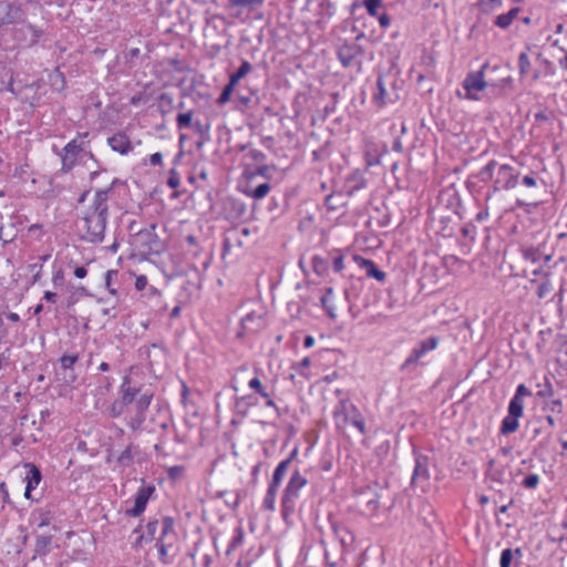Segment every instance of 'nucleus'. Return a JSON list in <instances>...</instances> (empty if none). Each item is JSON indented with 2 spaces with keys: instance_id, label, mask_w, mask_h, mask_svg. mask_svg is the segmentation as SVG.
<instances>
[{
  "instance_id": "10",
  "label": "nucleus",
  "mask_w": 567,
  "mask_h": 567,
  "mask_svg": "<svg viewBox=\"0 0 567 567\" xmlns=\"http://www.w3.org/2000/svg\"><path fill=\"white\" fill-rule=\"evenodd\" d=\"M530 395V390L526 385L519 384L508 404V413L520 417L524 411V398Z\"/></svg>"
},
{
  "instance_id": "19",
  "label": "nucleus",
  "mask_w": 567,
  "mask_h": 567,
  "mask_svg": "<svg viewBox=\"0 0 567 567\" xmlns=\"http://www.w3.org/2000/svg\"><path fill=\"white\" fill-rule=\"evenodd\" d=\"M430 474L425 461L421 457L416 458L412 482L413 484L424 483L427 481Z\"/></svg>"
},
{
  "instance_id": "12",
  "label": "nucleus",
  "mask_w": 567,
  "mask_h": 567,
  "mask_svg": "<svg viewBox=\"0 0 567 567\" xmlns=\"http://www.w3.org/2000/svg\"><path fill=\"white\" fill-rule=\"evenodd\" d=\"M437 344H439V340L435 337H431L429 339L423 340L417 347H415L412 350L410 357L406 360V364L417 362L427 352L436 349Z\"/></svg>"
},
{
  "instance_id": "44",
  "label": "nucleus",
  "mask_w": 567,
  "mask_h": 567,
  "mask_svg": "<svg viewBox=\"0 0 567 567\" xmlns=\"http://www.w3.org/2000/svg\"><path fill=\"white\" fill-rule=\"evenodd\" d=\"M312 266L317 274L322 275L327 270V261L321 257H313L312 258Z\"/></svg>"
},
{
  "instance_id": "47",
  "label": "nucleus",
  "mask_w": 567,
  "mask_h": 567,
  "mask_svg": "<svg viewBox=\"0 0 567 567\" xmlns=\"http://www.w3.org/2000/svg\"><path fill=\"white\" fill-rule=\"evenodd\" d=\"M538 484H539V476L537 474H529L523 481L524 487L529 488V489L537 487Z\"/></svg>"
},
{
  "instance_id": "29",
  "label": "nucleus",
  "mask_w": 567,
  "mask_h": 567,
  "mask_svg": "<svg viewBox=\"0 0 567 567\" xmlns=\"http://www.w3.org/2000/svg\"><path fill=\"white\" fill-rule=\"evenodd\" d=\"M349 184L350 183H353L352 186L349 187V194H352L354 190H358L360 188H363L364 187V177H363V174L360 172V171H355L353 172L348 181H347Z\"/></svg>"
},
{
  "instance_id": "36",
  "label": "nucleus",
  "mask_w": 567,
  "mask_h": 567,
  "mask_svg": "<svg viewBox=\"0 0 567 567\" xmlns=\"http://www.w3.org/2000/svg\"><path fill=\"white\" fill-rule=\"evenodd\" d=\"M141 55V50L138 48H132L130 49L125 55H124V59H125V64L128 66V68H134L136 66V60L140 58Z\"/></svg>"
},
{
  "instance_id": "21",
  "label": "nucleus",
  "mask_w": 567,
  "mask_h": 567,
  "mask_svg": "<svg viewBox=\"0 0 567 567\" xmlns=\"http://www.w3.org/2000/svg\"><path fill=\"white\" fill-rule=\"evenodd\" d=\"M520 9L518 7H515L511 9L507 13L499 14L495 20V24L501 29H506L517 18Z\"/></svg>"
},
{
  "instance_id": "13",
  "label": "nucleus",
  "mask_w": 567,
  "mask_h": 567,
  "mask_svg": "<svg viewBox=\"0 0 567 567\" xmlns=\"http://www.w3.org/2000/svg\"><path fill=\"white\" fill-rule=\"evenodd\" d=\"M107 144L114 152L120 153L121 155L128 154L132 150V143L128 136L125 133H116L113 136L107 138Z\"/></svg>"
},
{
  "instance_id": "8",
  "label": "nucleus",
  "mask_w": 567,
  "mask_h": 567,
  "mask_svg": "<svg viewBox=\"0 0 567 567\" xmlns=\"http://www.w3.org/2000/svg\"><path fill=\"white\" fill-rule=\"evenodd\" d=\"M282 475H284V461L279 462V464L277 465V467L274 472L272 481L269 484V487L267 489V494H266L264 503H262V507L267 511L272 512L275 509L276 493H277L278 486L281 483Z\"/></svg>"
},
{
  "instance_id": "4",
  "label": "nucleus",
  "mask_w": 567,
  "mask_h": 567,
  "mask_svg": "<svg viewBox=\"0 0 567 567\" xmlns=\"http://www.w3.org/2000/svg\"><path fill=\"white\" fill-rule=\"evenodd\" d=\"M480 176L482 181L494 178L495 189H511L516 186L517 176L513 167L506 164L497 165L496 162H489L482 168Z\"/></svg>"
},
{
  "instance_id": "14",
  "label": "nucleus",
  "mask_w": 567,
  "mask_h": 567,
  "mask_svg": "<svg viewBox=\"0 0 567 567\" xmlns=\"http://www.w3.org/2000/svg\"><path fill=\"white\" fill-rule=\"evenodd\" d=\"M120 391H121L120 401L122 402V404L125 408L128 405H133L136 402L138 395L141 394L140 389L130 386L128 377L124 378L123 383L120 388Z\"/></svg>"
},
{
  "instance_id": "53",
  "label": "nucleus",
  "mask_w": 567,
  "mask_h": 567,
  "mask_svg": "<svg viewBox=\"0 0 567 567\" xmlns=\"http://www.w3.org/2000/svg\"><path fill=\"white\" fill-rule=\"evenodd\" d=\"M193 128L195 130L196 133H198L202 136L208 135L209 132V125H205L200 121L194 122Z\"/></svg>"
},
{
  "instance_id": "49",
  "label": "nucleus",
  "mask_w": 567,
  "mask_h": 567,
  "mask_svg": "<svg viewBox=\"0 0 567 567\" xmlns=\"http://www.w3.org/2000/svg\"><path fill=\"white\" fill-rule=\"evenodd\" d=\"M52 284L55 288L62 287L64 284V271L62 269H58L53 272Z\"/></svg>"
},
{
  "instance_id": "60",
  "label": "nucleus",
  "mask_w": 567,
  "mask_h": 567,
  "mask_svg": "<svg viewBox=\"0 0 567 567\" xmlns=\"http://www.w3.org/2000/svg\"><path fill=\"white\" fill-rule=\"evenodd\" d=\"M550 291V285L548 282L542 284L537 289V296L544 298Z\"/></svg>"
},
{
  "instance_id": "30",
  "label": "nucleus",
  "mask_w": 567,
  "mask_h": 567,
  "mask_svg": "<svg viewBox=\"0 0 567 567\" xmlns=\"http://www.w3.org/2000/svg\"><path fill=\"white\" fill-rule=\"evenodd\" d=\"M193 124V111L177 114L176 125L179 130L190 127Z\"/></svg>"
},
{
  "instance_id": "42",
  "label": "nucleus",
  "mask_w": 567,
  "mask_h": 567,
  "mask_svg": "<svg viewBox=\"0 0 567 567\" xmlns=\"http://www.w3.org/2000/svg\"><path fill=\"white\" fill-rule=\"evenodd\" d=\"M364 6L370 16L377 17L378 9L382 6V0H365Z\"/></svg>"
},
{
  "instance_id": "62",
  "label": "nucleus",
  "mask_w": 567,
  "mask_h": 567,
  "mask_svg": "<svg viewBox=\"0 0 567 567\" xmlns=\"http://www.w3.org/2000/svg\"><path fill=\"white\" fill-rule=\"evenodd\" d=\"M86 275H87V269L84 266H80L74 269V276L79 279L84 278Z\"/></svg>"
},
{
  "instance_id": "56",
  "label": "nucleus",
  "mask_w": 567,
  "mask_h": 567,
  "mask_svg": "<svg viewBox=\"0 0 567 567\" xmlns=\"http://www.w3.org/2000/svg\"><path fill=\"white\" fill-rule=\"evenodd\" d=\"M147 284H148L147 277L144 275H141L135 280V288L138 291L144 290L146 288Z\"/></svg>"
},
{
  "instance_id": "51",
  "label": "nucleus",
  "mask_w": 567,
  "mask_h": 567,
  "mask_svg": "<svg viewBox=\"0 0 567 567\" xmlns=\"http://www.w3.org/2000/svg\"><path fill=\"white\" fill-rule=\"evenodd\" d=\"M351 424L357 427L360 433H364V420L359 413L355 412L351 417Z\"/></svg>"
},
{
  "instance_id": "33",
  "label": "nucleus",
  "mask_w": 567,
  "mask_h": 567,
  "mask_svg": "<svg viewBox=\"0 0 567 567\" xmlns=\"http://www.w3.org/2000/svg\"><path fill=\"white\" fill-rule=\"evenodd\" d=\"M251 70V64L248 61H244L238 70L230 75V81L233 83H237L239 80H241L249 71Z\"/></svg>"
},
{
  "instance_id": "43",
  "label": "nucleus",
  "mask_w": 567,
  "mask_h": 567,
  "mask_svg": "<svg viewBox=\"0 0 567 567\" xmlns=\"http://www.w3.org/2000/svg\"><path fill=\"white\" fill-rule=\"evenodd\" d=\"M514 557V551L511 548H506L501 554L499 565L501 567H509Z\"/></svg>"
},
{
  "instance_id": "9",
  "label": "nucleus",
  "mask_w": 567,
  "mask_h": 567,
  "mask_svg": "<svg viewBox=\"0 0 567 567\" xmlns=\"http://www.w3.org/2000/svg\"><path fill=\"white\" fill-rule=\"evenodd\" d=\"M42 37V30L32 24H23L14 30V38L25 42L28 47L37 44Z\"/></svg>"
},
{
  "instance_id": "23",
  "label": "nucleus",
  "mask_w": 567,
  "mask_h": 567,
  "mask_svg": "<svg viewBox=\"0 0 567 567\" xmlns=\"http://www.w3.org/2000/svg\"><path fill=\"white\" fill-rule=\"evenodd\" d=\"M136 446L133 443H130L125 450L117 456V463L122 466H130L133 462L134 452L136 451Z\"/></svg>"
},
{
  "instance_id": "26",
  "label": "nucleus",
  "mask_w": 567,
  "mask_h": 567,
  "mask_svg": "<svg viewBox=\"0 0 567 567\" xmlns=\"http://www.w3.org/2000/svg\"><path fill=\"white\" fill-rule=\"evenodd\" d=\"M254 372H251L247 367H241L239 368L234 378H233V388L234 390L237 392L239 391V386L244 383V382H247L248 380V375L249 374H252Z\"/></svg>"
},
{
  "instance_id": "59",
  "label": "nucleus",
  "mask_w": 567,
  "mask_h": 567,
  "mask_svg": "<svg viewBox=\"0 0 567 567\" xmlns=\"http://www.w3.org/2000/svg\"><path fill=\"white\" fill-rule=\"evenodd\" d=\"M150 163L153 166L162 165V163H163V155H162V153L157 152V153L152 154L151 157H150Z\"/></svg>"
},
{
  "instance_id": "38",
  "label": "nucleus",
  "mask_w": 567,
  "mask_h": 567,
  "mask_svg": "<svg viewBox=\"0 0 567 567\" xmlns=\"http://www.w3.org/2000/svg\"><path fill=\"white\" fill-rule=\"evenodd\" d=\"M78 354H64L60 358L61 368L64 370L72 369V367L78 362Z\"/></svg>"
},
{
  "instance_id": "39",
  "label": "nucleus",
  "mask_w": 567,
  "mask_h": 567,
  "mask_svg": "<svg viewBox=\"0 0 567 567\" xmlns=\"http://www.w3.org/2000/svg\"><path fill=\"white\" fill-rule=\"evenodd\" d=\"M166 472L171 480L176 481V480H179L184 475L185 466H183V465L169 466Z\"/></svg>"
},
{
  "instance_id": "64",
  "label": "nucleus",
  "mask_w": 567,
  "mask_h": 567,
  "mask_svg": "<svg viewBox=\"0 0 567 567\" xmlns=\"http://www.w3.org/2000/svg\"><path fill=\"white\" fill-rule=\"evenodd\" d=\"M523 184L527 187H534L536 185V181L532 176H525L523 178Z\"/></svg>"
},
{
  "instance_id": "15",
  "label": "nucleus",
  "mask_w": 567,
  "mask_h": 567,
  "mask_svg": "<svg viewBox=\"0 0 567 567\" xmlns=\"http://www.w3.org/2000/svg\"><path fill=\"white\" fill-rule=\"evenodd\" d=\"M354 261L361 269L365 271L367 276L372 277L380 282L384 281L385 274L379 270L372 260L365 259L360 256H355Z\"/></svg>"
},
{
  "instance_id": "55",
  "label": "nucleus",
  "mask_w": 567,
  "mask_h": 567,
  "mask_svg": "<svg viewBox=\"0 0 567 567\" xmlns=\"http://www.w3.org/2000/svg\"><path fill=\"white\" fill-rule=\"evenodd\" d=\"M29 268L31 271L37 270V271H34V275L32 277V282L33 284L38 282L41 278L42 265L32 264V265H29Z\"/></svg>"
},
{
  "instance_id": "61",
  "label": "nucleus",
  "mask_w": 567,
  "mask_h": 567,
  "mask_svg": "<svg viewBox=\"0 0 567 567\" xmlns=\"http://www.w3.org/2000/svg\"><path fill=\"white\" fill-rule=\"evenodd\" d=\"M344 268V264H343V258L342 256H337L334 257L333 259V269L336 272H340L341 270H343Z\"/></svg>"
},
{
  "instance_id": "3",
  "label": "nucleus",
  "mask_w": 567,
  "mask_h": 567,
  "mask_svg": "<svg viewBox=\"0 0 567 567\" xmlns=\"http://www.w3.org/2000/svg\"><path fill=\"white\" fill-rule=\"evenodd\" d=\"M174 527V518L168 516L163 518L161 535L155 546L158 550V558L164 564L169 563V557L177 553L178 535Z\"/></svg>"
},
{
  "instance_id": "40",
  "label": "nucleus",
  "mask_w": 567,
  "mask_h": 567,
  "mask_svg": "<svg viewBox=\"0 0 567 567\" xmlns=\"http://www.w3.org/2000/svg\"><path fill=\"white\" fill-rule=\"evenodd\" d=\"M125 412H127V411L125 410V406L122 404V402L120 400L113 402L111 404V406L109 408V414L112 417H118Z\"/></svg>"
},
{
  "instance_id": "24",
  "label": "nucleus",
  "mask_w": 567,
  "mask_h": 567,
  "mask_svg": "<svg viewBox=\"0 0 567 567\" xmlns=\"http://www.w3.org/2000/svg\"><path fill=\"white\" fill-rule=\"evenodd\" d=\"M244 530L241 526H237L234 530V536L226 549V555H230L231 551L236 550L244 543Z\"/></svg>"
},
{
  "instance_id": "35",
  "label": "nucleus",
  "mask_w": 567,
  "mask_h": 567,
  "mask_svg": "<svg viewBox=\"0 0 567 567\" xmlns=\"http://www.w3.org/2000/svg\"><path fill=\"white\" fill-rule=\"evenodd\" d=\"M117 276V270H107L105 272V287L112 296H117V289L113 286V279H116Z\"/></svg>"
},
{
  "instance_id": "52",
  "label": "nucleus",
  "mask_w": 567,
  "mask_h": 567,
  "mask_svg": "<svg viewBox=\"0 0 567 567\" xmlns=\"http://www.w3.org/2000/svg\"><path fill=\"white\" fill-rule=\"evenodd\" d=\"M375 100L381 105L386 103L385 89H384L383 83H382L381 80L378 81V93L375 95Z\"/></svg>"
},
{
  "instance_id": "32",
  "label": "nucleus",
  "mask_w": 567,
  "mask_h": 567,
  "mask_svg": "<svg viewBox=\"0 0 567 567\" xmlns=\"http://www.w3.org/2000/svg\"><path fill=\"white\" fill-rule=\"evenodd\" d=\"M306 478L302 477L300 474H295L290 481H289V485H288V489L287 492L289 494H296V492L301 488L302 486H305L306 484Z\"/></svg>"
},
{
  "instance_id": "18",
  "label": "nucleus",
  "mask_w": 567,
  "mask_h": 567,
  "mask_svg": "<svg viewBox=\"0 0 567 567\" xmlns=\"http://www.w3.org/2000/svg\"><path fill=\"white\" fill-rule=\"evenodd\" d=\"M18 10L11 3L0 1V27L13 23L17 18Z\"/></svg>"
},
{
  "instance_id": "5",
  "label": "nucleus",
  "mask_w": 567,
  "mask_h": 567,
  "mask_svg": "<svg viewBox=\"0 0 567 567\" xmlns=\"http://www.w3.org/2000/svg\"><path fill=\"white\" fill-rule=\"evenodd\" d=\"M153 394L144 392L138 395L136 402L132 406L133 415L127 421V425L133 430H138L146 419V411L152 402Z\"/></svg>"
},
{
  "instance_id": "22",
  "label": "nucleus",
  "mask_w": 567,
  "mask_h": 567,
  "mask_svg": "<svg viewBox=\"0 0 567 567\" xmlns=\"http://www.w3.org/2000/svg\"><path fill=\"white\" fill-rule=\"evenodd\" d=\"M158 520H151L145 526V532L138 536L135 546H141L143 542H152L157 532Z\"/></svg>"
},
{
  "instance_id": "2",
  "label": "nucleus",
  "mask_w": 567,
  "mask_h": 567,
  "mask_svg": "<svg viewBox=\"0 0 567 567\" xmlns=\"http://www.w3.org/2000/svg\"><path fill=\"white\" fill-rule=\"evenodd\" d=\"M156 224H151L144 229L136 228V221H131L128 230L131 233V245L134 249L144 256L159 255L164 250V243L155 233Z\"/></svg>"
},
{
  "instance_id": "28",
  "label": "nucleus",
  "mask_w": 567,
  "mask_h": 567,
  "mask_svg": "<svg viewBox=\"0 0 567 567\" xmlns=\"http://www.w3.org/2000/svg\"><path fill=\"white\" fill-rule=\"evenodd\" d=\"M503 6V0H477L481 12L488 14Z\"/></svg>"
},
{
  "instance_id": "1",
  "label": "nucleus",
  "mask_w": 567,
  "mask_h": 567,
  "mask_svg": "<svg viewBox=\"0 0 567 567\" xmlns=\"http://www.w3.org/2000/svg\"><path fill=\"white\" fill-rule=\"evenodd\" d=\"M117 183L118 179L115 178L107 188L97 189L92 203L85 210L83 217L85 234L83 238L86 241L93 244L103 241L109 218V200Z\"/></svg>"
},
{
  "instance_id": "37",
  "label": "nucleus",
  "mask_w": 567,
  "mask_h": 567,
  "mask_svg": "<svg viewBox=\"0 0 567 567\" xmlns=\"http://www.w3.org/2000/svg\"><path fill=\"white\" fill-rule=\"evenodd\" d=\"M235 85L236 84L233 83V81H230V80H229V83L227 85H225V87L223 89V91L217 100V103L219 105H224L230 100V95L234 91Z\"/></svg>"
},
{
  "instance_id": "41",
  "label": "nucleus",
  "mask_w": 567,
  "mask_h": 567,
  "mask_svg": "<svg viewBox=\"0 0 567 567\" xmlns=\"http://www.w3.org/2000/svg\"><path fill=\"white\" fill-rule=\"evenodd\" d=\"M269 189L270 185L268 183H262L251 192V196L255 199H261L269 193Z\"/></svg>"
},
{
  "instance_id": "46",
  "label": "nucleus",
  "mask_w": 567,
  "mask_h": 567,
  "mask_svg": "<svg viewBox=\"0 0 567 567\" xmlns=\"http://www.w3.org/2000/svg\"><path fill=\"white\" fill-rule=\"evenodd\" d=\"M81 150L82 144H78L76 140H72L71 142H69L63 148L64 153L71 154L74 158L76 153Z\"/></svg>"
},
{
  "instance_id": "50",
  "label": "nucleus",
  "mask_w": 567,
  "mask_h": 567,
  "mask_svg": "<svg viewBox=\"0 0 567 567\" xmlns=\"http://www.w3.org/2000/svg\"><path fill=\"white\" fill-rule=\"evenodd\" d=\"M74 163H75V158L71 154L65 153L62 156V169L63 171H65V172L70 171L74 166Z\"/></svg>"
},
{
  "instance_id": "11",
  "label": "nucleus",
  "mask_w": 567,
  "mask_h": 567,
  "mask_svg": "<svg viewBox=\"0 0 567 567\" xmlns=\"http://www.w3.org/2000/svg\"><path fill=\"white\" fill-rule=\"evenodd\" d=\"M361 52V48L357 43H344L338 49V58L343 66H350Z\"/></svg>"
},
{
  "instance_id": "58",
  "label": "nucleus",
  "mask_w": 567,
  "mask_h": 567,
  "mask_svg": "<svg viewBox=\"0 0 567 567\" xmlns=\"http://www.w3.org/2000/svg\"><path fill=\"white\" fill-rule=\"evenodd\" d=\"M181 182H179V177L175 174L174 171H172V174L167 181V185L171 187V188H177L179 186Z\"/></svg>"
},
{
  "instance_id": "16",
  "label": "nucleus",
  "mask_w": 567,
  "mask_h": 567,
  "mask_svg": "<svg viewBox=\"0 0 567 567\" xmlns=\"http://www.w3.org/2000/svg\"><path fill=\"white\" fill-rule=\"evenodd\" d=\"M29 472L25 476L27 486L24 491V497L31 499V492L40 484L42 475L40 470L33 464H27Z\"/></svg>"
},
{
  "instance_id": "34",
  "label": "nucleus",
  "mask_w": 567,
  "mask_h": 567,
  "mask_svg": "<svg viewBox=\"0 0 567 567\" xmlns=\"http://www.w3.org/2000/svg\"><path fill=\"white\" fill-rule=\"evenodd\" d=\"M530 66L532 63L527 53H520L518 58V68L520 75L524 78L527 76L529 74Z\"/></svg>"
},
{
  "instance_id": "48",
  "label": "nucleus",
  "mask_w": 567,
  "mask_h": 567,
  "mask_svg": "<svg viewBox=\"0 0 567 567\" xmlns=\"http://www.w3.org/2000/svg\"><path fill=\"white\" fill-rule=\"evenodd\" d=\"M321 303H322L323 308L326 309L328 316L330 318L334 319L337 317L336 308L333 307L332 301H329L328 296H322Z\"/></svg>"
},
{
  "instance_id": "20",
  "label": "nucleus",
  "mask_w": 567,
  "mask_h": 567,
  "mask_svg": "<svg viewBox=\"0 0 567 567\" xmlns=\"http://www.w3.org/2000/svg\"><path fill=\"white\" fill-rule=\"evenodd\" d=\"M262 324V317L250 312L241 319V326L247 331H257Z\"/></svg>"
},
{
  "instance_id": "57",
  "label": "nucleus",
  "mask_w": 567,
  "mask_h": 567,
  "mask_svg": "<svg viewBox=\"0 0 567 567\" xmlns=\"http://www.w3.org/2000/svg\"><path fill=\"white\" fill-rule=\"evenodd\" d=\"M10 365V354L7 349L4 352L0 353V369H6Z\"/></svg>"
},
{
  "instance_id": "25",
  "label": "nucleus",
  "mask_w": 567,
  "mask_h": 567,
  "mask_svg": "<svg viewBox=\"0 0 567 567\" xmlns=\"http://www.w3.org/2000/svg\"><path fill=\"white\" fill-rule=\"evenodd\" d=\"M52 544V535H39L35 540V553L45 555Z\"/></svg>"
},
{
  "instance_id": "63",
  "label": "nucleus",
  "mask_w": 567,
  "mask_h": 567,
  "mask_svg": "<svg viewBox=\"0 0 567 567\" xmlns=\"http://www.w3.org/2000/svg\"><path fill=\"white\" fill-rule=\"evenodd\" d=\"M43 299L47 300L48 302L55 303L56 299H58V295L52 291H45L43 295Z\"/></svg>"
},
{
  "instance_id": "31",
  "label": "nucleus",
  "mask_w": 567,
  "mask_h": 567,
  "mask_svg": "<svg viewBox=\"0 0 567 567\" xmlns=\"http://www.w3.org/2000/svg\"><path fill=\"white\" fill-rule=\"evenodd\" d=\"M537 388L538 390L536 394L542 399H548L554 395L553 385L547 378L544 379V383H538Z\"/></svg>"
},
{
  "instance_id": "7",
  "label": "nucleus",
  "mask_w": 567,
  "mask_h": 567,
  "mask_svg": "<svg viewBox=\"0 0 567 567\" xmlns=\"http://www.w3.org/2000/svg\"><path fill=\"white\" fill-rule=\"evenodd\" d=\"M155 493L154 485H146L138 488L134 499V506L126 511V514L132 517H137L143 514L146 508V505Z\"/></svg>"
},
{
  "instance_id": "45",
  "label": "nucleus",
  "mask_w": 567,
  "mask_h": 567,
  "mask_svg": "<svg viewBox=\"0 0 567 567\" xmlns=\"http://www.w3.org/2000/svg\"><path fill=\"white\" fill-rule=\"evenodd\" d=\"M252 374L254 375L247 380L248 386L250 389L255 390L257 393H260L264 396H266V394L262 393V386H261L259 378L255 373H252Z\"/></svg>"
},
{
  "instance_id": "6",
  "label": "nucleus",
  "mask_w": 567,
  "mask_h": 567,
  "mask_svg": "<svg viewBox=\"0 0 567 567\" xmlns=\"http://www.w3.org/2000/svg\"><path fill=\"white\" fill-rule=\"evenodd\" d=\"M485 86L486 82L484 81L483 71L467 74L463 82L465 97L470 100H480V93L485 89Z\"/></svg>"
},
{
  "instance_id": "54",
  "label": "nucleus",
  "mask_w": 567,
  "mask_h": 567,
  "mask_svg": "<svg viewBox=\"0 0 567 567\" xmlns=\"http://www.w3.org/2000/svg\"><path fill=\"white\" fill-rule=\"evenodd\" d=\"M102 385L99 388L101 394L107 393L112 386L113 380L110 377L101 378Z\"/></svg>"
},
{
  "instance_id": "27",
  "label": "nucleus",
  "mask_w": 567,
  "mask_h": 567,
  "mask_svg": "<svg viewBox=\"0 0 567 567\" xmlns=\"http://www.w3.org/2000/svg\"><path fill=\"white\" fill-rule=\"evenodd\" d=\"M518 419L519 416H515L508 413V415L503 420L501 431L503 434H509L515 432L518 429Z\"/></svg>"
},
{
  "instance_id": "17",
  "label": "nucleus",
  "mask_w": 567,
  "mask_h": 567,
  "mask_svg": "<svg viewBox=\"0 0 567 567\" xmlns=\"http://www.w3.org/2000/svg\"><path fill=\"white\" fill-rule=\"evenodd\" d=\"M228 6L231 9L237 10V14H240L244 11L251 12L258 9L264 0H227Z\"/></svg>"
}]
</instances>
